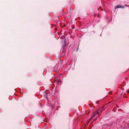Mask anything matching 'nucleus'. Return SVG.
Segmentation results:
<instances>
[{"mask_svg": "<svg viewBox=\"0 0 129 129\" xmlns=\"http://www.w3.org/2000/svg\"><path fill=\"white\" fill-rule=\"evenodd\" d=\"M127 92L128 93H129V90H128L127 91Z\"/></svg>", "mask_w": 129, "mask_h": 129, "instance_id": "nucleus-4", "label": "nucleus"}, {"mask_svg": "<svg viewBox=\"0 0 129 129\" xmlns=\"http://www.w3.org/2000/svg\"><path fill=\"white\" fill-rule=\"evenodd\" d=\"M124 8V7L123 6H122L120 5L116 6V7H115L114 9H116L117 8Z\"/></svg>", "mask_w": 129, "mask_h": 129, "instance_id": "nucleus-2", "label": "nucleus"}, {"mask_svg": "<svg viewBox=\"0 0 129 129\" xmlns=\"http://www.w3.org/2000/svg\"><path fill=\"white\" fill-rule=\"evenodd\" d=\"M102 110H101L99 109L96 111L93 114V115L90 118L89 121L91 120L94 117H95L97 115H98L99 116V113L101 112Z\"/></svg>", "mask_w": 129, "mask_h": 129, "instance_id": "nucleus-1", "label": "nucleus"}, {"mask_svg": "<svg viewBox=\"0 0 129 129\" xmlns=\"http://www.w3.org/2000/svg\"><path fill=\"white\" fill-rule=\"evenodd\" d=\"M98 117H95L94 119H93V120L94 121H95L96 120L97 118Z\"/></svg>", "mask_w": 129, "mask_h": 129, "instance_id": "nucleus-3", "label": "nucleus"}]
</instances>
